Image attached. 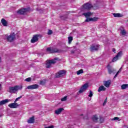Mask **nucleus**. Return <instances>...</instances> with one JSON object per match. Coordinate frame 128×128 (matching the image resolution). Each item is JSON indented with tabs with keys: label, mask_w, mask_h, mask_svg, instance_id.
Listing matches in <instances>:
<instances>
[{
	"label": "nucleus",
	"mask_w": 128,
	"mask_h": 128,
	"mask_svg": "<svg viewBox=\"0 0 128 128\" xmlns=\"http://www.w3.org/2000/svg\"><path fill=\"white\" fill-rule=\"evenodd\" d=\"M22 86H10L9 87V91L8 92H10V94H16L18 90H22Z\"/></svg>",
	"instance_id": "f257e3e1"
},
{
	"label": "nucleus",
	"mask_w": 128,
	"mask_h": 128,
	"mask_svg": "<svg viewBox=\"0 0 128 128\" xmlns=\"http://www.w3.org/2000/svg\"><path fill=\"white\" fill-rule=\"evenodd\" d=\"M56 60H58V58H55L52 60H50L48 62H47L46 64V68H52V64H54L56 63Z\"/></svg>",
	"instance_id": "f03ea898"
},
{
	"label": "nucleus",
	"mask_w": 128,
	"mask_h": 128,
	"mask_svg": "<svg viewBox=\"0 0 128 128\" xmlns=\"http://www.w3.org/2000/svg\"><path fill=\"white\" fill-rule=\"evenodd\" d=\"M88 88V84L86 83L84 84L82 87L80 88V90L78 92L77 94H82L84 92H86Z\"/></svg>",
	"instance_id": "7ed1b4c3"
},
{
	"label": "nucleus",
	"mask_w": 128,
	"mask_h": 128,
	"mask_svg": "<svg viewBox=\"0 0 128 128\" xmlns=\"http://www.w3.org/2000/svg\"><path fill=\"white\" fill-rule=\"evenodd\" d=\"M6 40L8 42H14V40H16V34H14V33H12L10 34L8 36H7Z\"/></svg>",
	"instance_id": "20e7f679"
},
{
	"label": "nucleus",
	"mask_w": 128,
	"mask_h": 128,
	"mask_svg": "<svg viewBox=\"0 0 128 128\" xmlns=\"http://www.w3.org/2000/svg\"><path fill=\"white\" fill-rule=\"evenodd\" d=\"M66 72L65 70H62L58 72L56 74V78H62L66 74Z\"/></svg>",
	"instance_id": "39448f33"
},
{
	"label": "nucleus",
	"mask_w": 128,
	"mask_h": 128,
	"mask_svg": "<svg viewBox=\"0 0 128 128\" xmlns=\"http://www.w3.org/2000/svg\"><path fill=\"white\" fill-rule=\"evenodd\" d=\"M28 10H30V8H21L17 11V14H24L26 12H28Z\"/></svg>",
	"instance_id": "423d86ee"
},
{
	"label": "nucleus",
	"mask_w": 128,
	"mask_h": 128,
	"mask_svg": "<svg viewBox=\"0 0 128 128\" xmlns=\"http://www.w3.org/2000/svg\"><path fill=\"white\" fill-rule=\"evenodd\" d=\"M92 8V5L88 2L86 3L83 5V8L86 10H90Z\"/></svg>",
	"instance_id": "0eeeda50"
},
{
	"label": "nucleus",
	"mask_w": 128,
	"mask_h": 128,
	"mask_svg": "<svg viewBox=\"0 0 128 128\" xmlns=\"http://www.w3.org/2000/svg\"><path fill=\"white\" fill-rule=\"evenodd\" d=\"M98 48H100V45L97 44V45H94L92 44L91 46L90 47V52H96V50H98Z\"/></svg>",
	"instance_id": "6e6552de"
},
{
	"label": "nucleus",
	"mask_w": 128,
	"mask_h": 128,
	"mask_svg": "<svg viewBox=\"0 0 128 128\" xmlns=\"http://www.w3.org/2000/svg\"><path fill=\"white\" fill-rule=\"evenodd\" d=\"M107 68L108 70V72L110 74H114L116 72V70H114V68H112V67L110 66V65H108Z\"/></svg>",
	"instance_id": "1a4fd4ad"
},
{
	"label": "nucleus",
	"mask_w": 128,
	"mask_h": 128,
	"mask_svg": "<svg viewBox=\"0 0 128 128\" xmlns=\"http://www.w3.org/2000/svg\"><path fill=\"white\" fill-rule=\"evenodd\" d=\"M8 106L10 108H16L20 106V104H18V103L14 102V103L10 104L8 105Z\"/></svg>",
	"instance_id": "9d476101"
},
{
	"label": "nucleus",
	"mask_w": 128,
	"mask_h": 128,
	"mask_svg": "<svg viewBox=\"0 0 128 128\" xmlns=\"http://www.w3.org/2000/svg\"><path fill=\"white\" fill-rule=\"evenodd\" d=\"M122 55V51H120V52H118V54L116 55V56L112 58V62H116V60H118V58H120V56Z\"/></svg>",
	"instance_id": "9b49d317"
},
{
	"label": "nucleus",
	"mask_w": 128,
	"mask_h": 128,
	"mask_svg": "<svg viewBox=\"0 0 128 128\" xmlns=\"http://www.w3.org/2000/svg\"><path fill=\"white\" fill-rule=\"evenodd\" d=\"M38 88V85L36 84L28 86L26 87V90H36Z\"/></svg>",
	"instance_id": "f8f14e48"
},
{
	"label": "nucleus",
	"mask_w": 128,
	"mask_h": 128,
	"mask_svg": "<svg viewBox=\"0 0 128 128\" xmlns=\"http://www.w3.org/2000/svg\"><path fill=\"white\" fill-rule=\"evenodd\" d=\"M38 40V35H34L32 39L31 40V42L32 44H34Z\"/></svg>",
	"instance_id": "ddd939ff"
},
{
	"label": "nucleus",
	"mask_w": 128,
	"mask_h": 128,
	"mask_svg": "<svg viewBox=\"0 0 128 128\" xmlns=\"http://www.w3.org/2000/svg\"><path fill=\"white\" fill-rule=\"evenodd\" d=\"M110 84H112V81L110 80H108L107 81L104 82V86H106V88H110Z\"/></svg>",
	"instance_id": "4468645a"
},
{
	"label": "nucleus",
	"mask_w": 128,
	"mask_h": 128,
	"mask_svg": "<svg viewBox=\"0 0 128 128\" xmlns=\"http://www.w3.org/2000/svg\"><path fill=\"white\" fill-rule=\"evenodd\" d=\"M10 102V100L8 99L2 100L0 101V106H4V104H8V102Z\"/></svg>",
	"instance_id": "2eb2a0df"
},
{
	"label": "nucleus",
	"mask_w": 128,
	"mask_h": 128,
	"mask_svg": "<svg viewBox=\"0 0 128 128\" xmlns=\"http://www.w3.org/2000/svg\"><path fill=\"white\" fill-rule=\"evenodd\" d=\"M1 22L4 26H8V22L4 18H2Z\"/></svg>",
	"instance_id": "dca6fc26"
},
{
	"label": "nucleus",
	"mask_w": 128,
	"mask_h": 128,
	"mask_svg": "<svg viewBox=\"0 0 128 128\" xmlns=\"http://www.w3.org/2000/svg\"><path fill=\"white\" fill-rule=\"evenodd\" d=\"M106 90V88L104 87V86H101L99 87L98 89V92H100L103 91L104 92Z\"/></svg>",
	"instance_id": "f3484780"
},
{
	"label": "nucleus",
	"mask_w": 128,
	"mask_h": 128,
	"mask_svg": "<svg viewBox=\"0 0 128 128\" xmlns=\"http://www.w3.org/2000/svg\"><path fill=\"white\" fill-rule=\"evenodd\" d=\"M62 110H64V108H59L58 110H55V114H60Z\"/></svg>",
	"instance_id": "a211bd4d"
},
{
	"label": "nucleus",
	"mask_w": 128,
	"mask_h": 128,
	"mask_svg": "<svg viewBox=\"0 0 128 128\" xmlns=\"http://www.w3.org/2000/svg\"><path fill=\"white\" fill-rule=\"evenodd\" d=\"M52 54L54 53V52H58V53H60L62 52V50H58L56 48H52Z\"/></svg>",
	"instance_id": "6ab92c4d"
},
{
	"label": "nucleus",
	"mask_w": 128,
	"mask_h": 128,
	"mask_svg": "<svg viewBox=\"0 0 128 128\" xmlns=\"http://www.w3.org/2000/svg\"><path fill=\"white\" fill-rule=\"evenodd\" d=\"M28 124H33V122H34V117L33 116L30 118L28 120Z\"/></svg>",
	"instance_id": "aec40b11"
},
{
	"label": "nucleus",
	"mask_w": 128,
	"mask_h": 128,
	"mask_svg": "<svg viewBox=\"0 0 128 128\" xmlns=\"http://www.w3.org/2000/svg\"><path fill=\"white\" fill-rule=\"evenodd\" d=\"M83 16H84L86 18H90V16H92V12H88L86 13H84Z\"/></svg>",
	"instance_id": "412c9836"
},
{
	"label": "nucleus",
	"mask_w": 128,
	"mask_h": 128,
	"mask_svg": "<svg viewBox=\"0 0 128 128\" xmlns=\"http://www.w3.org/2000/svg\"><path fill=\"white\" fill-rule=\"evenodd\" d=\"M112 14L114 18H122V15L120 13H114Z\"/></svg>",
	"instance_id": "4be33fe9"
},
{
	"label": "nucleus",
	"mask_w": 128,
	"mask_h": 128,
	"mask_svg": "<svg viewBox=\"0 0 128 128\" xmlns=\"http://www.w3.org/2000/svg\"><path fill=\"white\" fill-rule=\"evenodd\" d=\"M98 116L96 115L92 117V120L94 122H98Z\"/></svg>",
	"instance_id": "5701e85b"
},
{
	"label": "nucleus",
	"mask_w": 128,
	"mask_h": 128,
	"mask_svg": "<svg viewBox=\"0 0 128 128\" xmlns=\"http://www.w3.org/2000/svg\"><path fill=\"white\" fill-rule=\"evenodd\" d=\"M122 67H121L120 70H118V71L116 72V75L114 76V78H116V76H118V74H120V72H122Z\"/></svg>",
	"instance_id": "b1692460"
},
{
	"label": "nucleus",
	"mask_w": 128,
	"mask_h": 128,
	"mask_svg": "<svg viewBox=\"0 0 128 128\" xmlns=\"http://www.w3.org/2000/svg\"><path fill=\"white\" fill-rule=\"evenodd\" d=\"M128 84H124L122 85L121 88L122 90H126V88H128Z\"/></svg>",
	"instance_id": "393cba45"
},
{
	"label": "nucleus",
	"mask_w": 128,
	"mask_h": 128,
	"mask_svg": "<svg viewBox=\"0 0 128 128\" xmlns=\"http://www.w3.org/2000/svg\"><path fill=\"white\" fill-rule=\"evenodd\" d=\"M72 36H69L68 38V44H72Z\"/></svg>",
	"instance_id": "a878e982"
},
{
	"label": "nucleus",
	"mask_w": 128,
	"mask_h": 128,
	"mask_svg": "<svg viewBox=\"0 0 128 128\" xmlns=\"http://www.w3.org/2000/svg\"><path fill=\"white\" fill-rule=\"evenodd\" d=\"M46 52H48L49 54H52V48H46Z\"/></svg>",
	"instance_id": "bb28decb"
},
{
	"label": "nucleus",
	"mask_w": 128,
	"mask_h": 128,
	"mask_svg": "<svg viewBox=\"0 0 128 128\" xmlns=\"http://www.w3.org/2000/svg\"><path fill=\"white\" fill-rule=\"evenodd\" d=\"M98 18H91L92 22H98Z\"/></svg>",
	"instance_id": "cd10ccee"
},
{
	"label": "nucleus",
	"mask_w": 128,
	"mask_h": 128,
	"mask_svg": "<svg viewBox=\"0 0 128 128\" xmlns=\"http://www.w3.org/2000/svg\"><path fill=\"white\" fill-rule=\"evenodd\" d=\"M84 72V70L82 69H81L78 71H77L76 74H82Z\"/></svg>",
	"instance_id": "c85d7f7f"
},
{
	"label": "nucleus",
	"mask_w": 128,
	"mask_h": 128,
	"mask_svg": "<svg viewBox=\"0 0 128 128\" xmlns=\"http://www.w3.org/2000/svg\"><path fill=\"white\" fill-rule=\"evenodd\" d=\"M121 34L122 36H126V32L125 30H123L121 31Z\"/></svg>",
	"instance_id": "c756f323"
},
{
	"label": "nucleus",
	"mask_w": 128,
	"mask_h": 128,
	"mask_svg": "<svg viewBox=\"0 0 128 128\" xmlns=\"http://www.w3.org/2000/svg\"><path fill=\"white\" fill-rule=\"evenodd\" d=\"M92 96H94L92 91L90 90V94H89V95H88V96H89V98H92Z\"/></svg>",
	"instance_id": "7c9ffc66"
},
{
	"label": "nucleus",
	"mask_w": 128,
	"mask_h": 128,
	"mask_svg": "<svg viewBox=\"0 0 128 128\" xmlns=\"http://www.w3.org/2000/svg\"><path fill=\"white\" fill-rule=\"evenodd\" d=\"M86 22H92V18H87L85 21Z\"/></svg>",
	"instance_id": "2f4dec72"
},
{
	"label": "nucleus",
	"mask_w": 128,
	"mask_h": 128,
	"mask_svg": "<svg viewBox=\"0 0 128 128\" xmlns=\"http://www.w3.org/2000/svg\"><path fill=\"white\" fill-rule=\"evenodd\" d=\"M68 98V96H66L61 99L62 102H66Z\"/></svg>",
	"instance_id": "473e14b6"
},
{
	"label": "nucleus",
	"mask_w": 128,
	"mask_h": 128,
	"mask_svg": "<svg viewBox=\"0 0 128 128\" xmlns=\"http://www.w3.org/2000/svg\"><path fill=\"white\" fill-rule=\"evenodd\" d=\"M22 98V96H20V97L17 98L14 101V102H18V100H20V98Z\"/></svg>",
	"instance_id": "72a5a7b5"
},
{
	"label": "nucleus",
	"mask_w": 128,
	"mask_h": 128,
	"mask_svg": "<svg viewBox=\"0 0 128 128\" xmlns=\"http://www.w3.org/2000/svg\"><path fill=\"white\" fill-rule=\"evenodd\" d=\"M31 81H32V78H28L25 79V82H31Z\"/></svg>",
	"instance_id": "f704fd0d"
},
{
	"label": "nucleus",
	"mask_w": 128,
	"mask_h": 128,
	"mask_svg": "<svg viewBox=\"0 0 128 128\" xmlns=\"http://www.w3.org/2000/svg\"><path fill=\"white\" fill-rule=\"evenodd\" d=\"M120 120V118L114 117V118L111 119V120Z\"/></svg>",
	"instance_id": "c9c22d12"
},
{
	"label": "nucleus",
	"mask_w": 128,
	"mask_h": 128,
	"mask_svg": "<svg viewBox=\"0 0 128 128\" xmlns=\"http://www.w3.org/2000/svg\"><path fill=\"white\" fill-rule=\"evenodd\" d=\"M48 34L49 36H50V34H52V30H48Z\"/></svg>",
	"instance_id": "e433bc0d"
},
{
	"label": "nucleus",
	"mask_w": 128,
	"mask_h": 128,
	"mask_svg": "<svg viewBox=\"0 0 128 128\" xmlns=\"http://www.w3.org/2000/svg\"><path fill=\"white\" fill-rule=\"evenodd\" d=\"M108 102V98H106L103 103V106H106V104Z\"/></svg>",
	"instance_id": "4c0bfd02"
},
{
	"label": "nucleus",
	"mask_w": 128,
	"mask_h": 128,
	"mask_svg": "<svg viewBox=\"0 0 128 128\" xmlns=\"http://www.w3.org/2000/svg\"><path fill=\"white\" fill-rule=\"evenodd\" d=\"M100 122H104V118L100 117Z\"/></svg>",
	"instance_id": "58836bf2"
},
{
	"label": "nucleus",
	"mask_w": 128,
	"mask_h": 128,
	"mask_svg": "<svg viewBox=\"0 0 128 128\" xmlns=\"http://www.w3.org/2000/svg\"><path fill=\"white\" fill-rule=\"evenodd\" d=\"M44 128H54V126H50L47 127H44Z\"/></svg>",
	"instance_id": "ea45409f"
},
{
	"label": "nucleus",
	"mask_w": 128,
	"mask_h": 128,
	"mask_svg": "<svg viewBox=\"0 0 128 128\" xmlns=\"http://www.w3.org/2000/svg\"><path fill=\"white\" fill-rule=\"evenodd\" d=\"M112 52H113L116 53V48H113V49H112Z\"/></svg>",
	"instance_id": "a19ab883"
},
{
	"label": "nucleus",
	"mask_w": 128,
	"mask_h": 128,
	"mask_svg": "<svg viewBox=\"0 0 128 128\" xmlns=\"http://www.w3.org/2000/svg\"><path fill=\"white\" fill-rule=\"evenodd\" d=\"M71 53H72V54H74V51L72 50V51H71Z\"/></svg>",
	"instance_id": "79ce46f5"
},
{
	"label": "nucleus",
	"mask_w": 128,
	"mask_h": 128,
	"mask_svg": "<svg viewBox=\"0 0 128 128\" xmlns=\"http://www.w3.org/2000/svg\"><path fill=\"white\" fill-rule=\"evenodd\" d=\"M43 82H44L40 81V84H42V83H43Z\"/></svg>",
	"instance_id": "37998d69"
},
{
	"label": "nucleus",
	"mask_w": 128,
	"mask_h": 128,
	"mask_svg": "<svg viewBox=\"0 0 128 128\" xmlns=\"http://www.w3.org/2000/svg\"><path fill=\"white\" fill-rule=\"evenodd\" d=\"M1 60H2V58L0 57V62Z\"/></svg>",
	"instance_id": "c03bdc74"
},
{
	"label": "nucleus",
	"mask_w": 128,
	"mask_h": 128,
	"mask_svg": "<svg viewBox=\"0 0 128 128\" xmlns=\"http://www.w3.org/2000/svg\"><path fill=\"white\" fill-rule=\"evenodd\" d=\"M80 116H83V114H82Z\"/></svg>",
	"instance_id": "a18cd8bd"
},
{
	"label": "nucleus",
	"mask_w": 128,
	"mask_h": 128,
	"mask_svg": "<svg viewBox=\"0 0 128 128\" xmlns=\"http://www.w3.org/2000/svg\"><path fill=\"white\" fill-rule=\"evenodd\" d=\"M0 86H1V85H0Z\"/></svg>",
	"instance_id": "49530a36"
}]
</instances>
